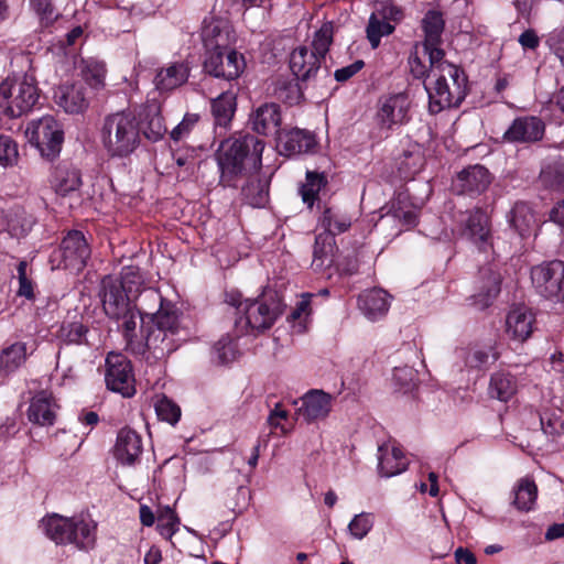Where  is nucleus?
I'll return each instance as SVG.
<instances>
[{"mask_svg":"<svg viewBox=\"0 0 564 564\" xmlns=\"http://www.w3.org/2000/svg\"><path fill=\"white\" fill-rule=\"evenodd\" d=\"M143 341L135 340V330L124 336L127 348L135 355H147V360H162L175 351L184 338L181 337L180 319L176 313H161L153 321L141 325Z\"/></svg>","mask_w":564,"mask_h":564,"instance_id":"f257e3e1","label":"nucleus"},{"mask_svg":"<svg viewBox=\"0 0 564 564\" xmlns=\"http://www.w3.org/2000/svg\"><path fill=\"white\" fill-rule=\"evenodd\" d=\"M227 302L237 308V336L257 335L270 329L285 307L281 295L275 291H267L254 300H242L240 294H230Z\"/></svg>","mask_w":564,"mask_h":564,"instance_id":"f03ea898","label":"nucleus"},{"mask_svg":"<svg viewBox=\"0 0 564 564\" xmlns=\"http://www.w3.org/2000/svg\"><path fill=\"white\" fill-rule=\"evenodd\" d=\"M430 62V73L424 88L429 95V108L437 113L445 108L457 107L467 94V77L464 72L444 58Z\"/></svg>","mask_w":564,"mask_h":564,"instance_id":"7ed1b4c3","label":"nucleus"},{"mask_svg":"<svg viewBox=\"0 0 564 564\" xmlns=\"http://www.w3.org/2000/svg\"><path fill=\"white\" fill-rule=\"evenodd\" d=\"M334 24L324 23L308 44L295 47L290 55V68L299 80L307 82L317 76L333 43Z\"/></svg>","mask_w":564,"mask_h":564,"instance_id":"20e7f679","label":"nucleus"},{"mask_svg":"<svg viewBox=\"0 0 564 564\" xmlns=\"http://www.w3.org/2000/svg\"><path fill=\"white\" fill-rule=\"evenodd\" d=\"M100 138L110 156L126 158L140 143V127L132 113L127 111L113 112L105 117Z\"/></svg>","mask_w":564,"mask_h":564,"instance_id":"39448f33","label":"nucleus"},{"mask_svg":"<svg viewBox=\"0 0 564 564\" xmlns=\"http://www.w3.org/2000/svg\"><path fill=\"white\" fill-rule=\"evenodd\" d=\"M263 149L264 143L251 134L223 142L217 154L220 184L234 186L236 177L245 167V161L258 162Z\"/></svg>","mask_w":564,"mask_h":564,"instance_id":"423d86ee","label":"nucleus"},{"mask_svg":"<svg viewBox=\"0 0 564 564\" xmlns=\"http://www.w3.org/2000/svg\"><path fill=\"white\" fill-rule=\"evenodd\" d=\"M98 296L106 316L121 322L123 336L132 335L137 327L133 295L126 293L117 278L106 275L100 282Z\"/></svg>","mask_w":564,"mask_h":564,"instance_id":"0eeeda50","label":"nucleus"},{"mask_svg":"<svg viewBox=\"0 0 564 564\" xmlns=\"http://www.w3.org/2000/svg\"><path fill=\"white\" fill-rule=\"evenodd\" d=\"M39 100V90L32 78H7L0 84V109L17 118L29 112Z\"/></svg>","mask_w":564,"mask_h":564,"instance_id":"6e6552de","label":"nucleus"},{"mask_svg":"<svg viewBox=\"0 0 564 564\" xmlns=\"http://www.w3.org/2000/svg\"><path fill=\"white\" fill-rule=\"evenodd\" d=\"M531 280L541 296L564 306V262L553 260L533 267Z\"/></svg>","mask_w":564,"mask_h":564,"instance_id":"1a4fd4ad","label":"nucleus"},{"mask_svg":"<svg viewBox=\"0 0 564 564\" xmlns=\"http://www.w3.org/2000/svg\"><path fill=\"white\" fill-rule=\"evenodd\" d=\"M106 366L105 380L108 389L124 398L134 395L135 379L130 360L121 354L110 352Z\"/></svg>","mask_w":564,"mask_h":564,"instance_id":"9d476101","label":"nucleus"},{"mask_svg":"<svg viewBox=\"0 0 564 564\" xmlns=\"http://www.w3.org/2000/svg\"><path fill=\"white\" fill-rule=\"evenodd\" d=\"M460 216L462 236L480 251L491 248L492 235L489 215L482 208L475 207Z\"/></svg>","mask_w":564,"mask_h":564,"instance_id":"9b49d317","label":"nucleus"},{"mask_svg":"<svg viewBox=\"0 0 564 564\" xmlns=\"http://www.w3.org/2000/svg\"><path fill=\"white\" fill-rule=\"evenodd\" d=\"M410 98L404 93L392 94L379 101L376 122L380 130L390 132L410 119Z\"/></svg>","mask_w":564,"mask_h":564,"instance_id":"f8f14e48","label":"nucleus"},{"mask_svg":"<svg viewBox=\"0 0 564 564\" xmlns=\"http://www.w3.org/2000/svg\"><path fill=\"white\" fill-rule=\"evenodd\" d=\"M246 68L242 54L232 48L206 53L204 69L209 75L227 80L238 78Z\"/></svg>","mask_w":564,"mask_h":564,"instance_id":"ddd939ff","label":"nucleus"},{"mask_svg":"<svg viewBox=\"0 0 564 564\" xmlns=\"http://www.w3.org/2000/svg\"><path fill=\"white\" fill-rule=\"evenodd\" d=\"M31 139L35 142L43 156L54 159L63 142V131L52 116H44L32 122Z\"/></svg>","mask_w":564,"mask_h":564,"instance_id":"4468645a","label":"nucleus"},{"mask_svg":"<svg viewBox=\"0 0 564 564\" xmlns=\"http://www.w3.org/2000/svg\"><path fill=\"white\" fill-rule=\"evenodd\" d=\"M417 212L410 202L406 193H399L388 205L387 212L381 216V226H393V235L398 236L416 225Z\"/></svg>","mask_w":564,"mask_h":564,"instance_id":"2eb2a0df","label":"nucleus"},{"mask_svg":"<svg viewBox=\"0 0 564 564\" xmlns=\"http://www.w3.org/2000/svg\"><path fill=\"white\" fill-rule=\"evenodd\" d=\"M202 41L206 53L227 50L235 42V33L230 22L224 18L210 17L203 21Z\"/></svg>","mask_w":564,"mask_h":564,"instance_id":"dca6fc26","label":"nucleus"},{"mask_svg":"<svg viewBox=\"0 0 564 564\" xmlns=\"http://www.w3.org/2000/svg\"><path fill=\"white\" fill-rule=\"evenodd\" d=\"M61 257L66 269L80 271L90 257V248L82 231L73 230L63 239Z\"/></svg>","mask_w":564,"mask_h":564,"instance_id":"f3484780","label":"nucleus"},{"mask_svg":"<svg viewBox=\"0 0 564 564\" xmlns=\"http://www.w3.org/2000/svg\"><path fill=\"white\" fill-rule=\"evenodd\" d=\"M545 132L543 120L535 116L516 118L502 138L510 143H533L542 140Z\"/></svg>","mask_w":564,"mask_h":564,"instance_id":"a211bd4d","label":"nucleus"},{"mask_svg":"<svg viewBox=\"0 0 564 564\" xmlns=\"http://www.w3.org/2000/svg\"><path fill=\"white\" fill-rule=\"evenodd\" d=\"M444 19L441 12L431 10L426 12L422 20L424 31L423 52L429 56V61H438L444 58V51L440 47L442 33L444 31Z\"/></svg>","mask_w":564,"mask_h":564,"instance_id":"6ab92c4d","label":"nucleus"},{"mask_svg":"<svg viewBox=\"0 0 564 564\" xmlns=\"http://www.w3.org/2000/svg\"><path fill=\"white\" fill-rule=\"evenodd\" d=\"M333 397L323 390H311L301 398L295 415L306 423L325 420L332 411Z\"/></svg>","mask_w":564,"mask_h":564,"instance_id":"aec40b11","label":"nucleus"},{"mask_svg":"<svg viewBox=\"0 0 564 564\" xmlns=\"http://www.w3.org/2000/svg\"><path fill=\"white\" fill-rule=\"evenodd\" d=\"M491 183L489 171L479 164L468 166L459 172L453 181V188L458 194H481Z\"/></svg>","mask_w":564,"mask_h":564,"instance_id":"412c9836","label":"nucleus"},{"mask_svg":"<svg viewBox=\"0 0 564 564\" xmlns=\"http://www.w3.org/2000/svg\"><path fill=\"white\" fill-rule=\"evenodd\" d=\"M58 405L51 392L41 391L30 402L28 409L29 421L41 426L53 425L57 415Z\"/></svg>","mask_w":564,"mask_h":564,"instance_id":"4be33fe9","label":"nucleus"},{"mask_svg":"<svg viewBox=\"0 0 564 564\" xmlns=\"http://www.w3.org/2000/svg\"><path fill=\"white\" fill-rule=\"evenodd\" d=\"M252 130L259 134L279 135L281 124L280 107L274 102H268L254 109L249 118Z\"/></svg>","mask_w":564,"mask_h":564,"instance_id":"5701e85b","label":"nucleus"},{"mask_svg":"<svg viewBox=\"0 0 564 564\" xmlns=\"http://www.w3.org/2000/svg\"><path fill=\"white\" fill-rule=\"evenodd\" d=\"M56 104L67 113H82L88 106L86 88L83 84L62 85L55 93Z\"/></svg>","mask_w":564,"mask_h":564,"instance_id":"b1692460","label":"nucleus"},{"mask_svg":"<svg viewBox=\"0 0 564 564\" xmlns=\"http://www.w3.org/2000/svg\"><path fill=\"white\" fill-rule=\"evenodd\" d=\"M535 318L534 314L527 306L512 308L506 318V332L514 340H527L532 332Z\"/></svg>","mask_w":564,"mask_h":564,"instance_id":"393cba45","label":"nucleus"},{"mask_svg":"<svg viewBox=\"0 0 564 564\" xmlns=\"http://www.w3.org/2000/svg\"><path fill=\"white\" fill-rule=\"evenodd\" d=\"M315 144V137L310 131L297 128L290 131H281L278 135V147L281 153L288 156L306 153Z\"/></svg>","mask_w":564,"mask_h":564,"instance_id":"a878e982","label":"nucleus"},{"mask_svg":"<svg viewBox=\"0 0 564 564\" xmlns=\"http://www.w3.org/2000/svg\"><path fill=\"white\" fill-rule=\"evenodd\" d=\"M142 453L141 437L130 429H122L117 436L115 457L122 465L131 466Z\"/></svg>","mask_w":564,"mask_h":564,"instance_id":"bb28decb","label":"nucleus"},{"mask_svg":"<svg viewBox=\"0 0 564 564\" xmlns=\"http://www.w3.org/2000/svg\"><path fill=\"white\" fill-rule=\"evenodd\" d=\"M163 299L160 292L153 288L143 289L138 295H133V305L135 319L139 317L141 322L153 321L161 313H171L163 310Z\"/></svg>","mask_w":564,"mask_h":564,"instance_id":"cd10ccee","label":"nucleus"},{"mask_svg":"<svg viewBox=\"0 0 564 564\" xmlns=\"http://www.w3.org/2000/svg\"><path fill=\"white\" fill-rule=\"evenodd\" d=\"M358 305L368 319L378 321L388 313L390 300L384 290L371 289L359 295Z\"/></svg>","mask_w":564,"mask_h":564,"instance_id":"c85d7f7f","label":"nucleus"},{"mask_svg":"<svg viewBox=\"0 0 564 564\" xmlns=\"http://www.w3.org/2000/svg\"><path fill=\"white\" fill-rule=\"evenodd\" d=\"M189 76V68L184 62L171 63L158 70L154 77L155 88L160 91H171L185 84Z\"/></svg>","mask_w":564,"mask_h":564,"instance_id":"c756f323","label":"nucleus"},{"mask_svg":"<svg viewBox=\"0 0 564 564\" xmlns=\"http://www.w3.org/2000/svg\"><path fill=\"white\" fill-rule=\"evenodd\" d=\"M408 460L402 451L390 444L378 448V470L383 477H392L406 469Z\"/></svg>","mask_w":564,"mask_h":564,"instance_id":"7c9ffc66","label":"nucleus"},{"mask_svg":"<svg viewBox=\"0 0 564 564\" xmlns=\"http://www.w3.org/2000/svg\"><path fill=\"white\" fill-rule=\"evenodd\" d=\"M51 185L55 193L61 196H68L76 193L82 185L80 173L77 169L68 165H58L54 169Z\"/></svg>","mask_w":564,"mask_h":564,"instance_id":"2f4dec72","label":"nucleus"},{"mask_svg":"<svg viewBox=\"0 0 564 564\" xmlns=\"http://www.w3.org/2000/svg\"><path fill=\"white\" fill-rule=\"evenodd\" d=\"M74 518H65L58 514L50 516L42 520L45 534L57 544L69 543L74 534Z\"/></svg>","mask_w":564,"mask_h":564,"instance_id":"473e14b6","label":"nucleus"},{"mask_svg":"<svg viewBox=\"0 0 564 564\" xmlns=\"http://www.w3.org/2000/svg\"><path fill=\"white\" fill-rule=\"evenodd\" d=\"M395 164L403 178H411L419 173L424 165V155L420 144H409L398 156Z\"/></svg>","mask_w":564,"mask_h":564,"instance_id":"72a5a7b5","label":"nucleus"},{"mask_svg":"<svg viewBox=\"0 0 564 564\" xmlns=\"http://www.w3.org/2000/svg\"><path fill=\"white\" fill-rule=\"evenodd\" d=\"M517 379L510 372L501 370L491 375L488 393L492 399L507 402L517 393Z\"/></svg>","mask_w":564,"mask_h":564,"instance_id":"f704fd0d","label":"nucleus"},{"mask_svg":"<svg viewBox=\"0 0 564 564\" xmlns=\"http://www.w3.org/2000/svg\"><path fill=\"white\" fill-rule=\"evenodd\" d=\"M335 238L329 232H321L315 238L312 267L323 270L334 261Z\"/></svg>","mask_w":564,"mask_h":564,"instance_id":"c9c22d12","label":"nucleus"},{"mask_svg":"<svg viewBox=\"0 0 564 564\" xmlns=\"http://www.w3.org/2000/svg\"><path fill=\"white\" fill-rule=\"evenodd\" d=\"M508 221L520 236L530 234L536 225L532 208L524 202H518L513 205L508 215Z\"/></svg>","mask_w":564,"mask_h":564,"instance_id":"e433bc0d","label":"nucleus"},{"mask_svg":"<svg viewBox=\"0 0 564 564\" xmlns=\"http://www.w3.org/2000/svg\"><path fill=\"white\" fill-rule=\"evenodd\" d=\"M513 506L523 512H528L533 509L536 497L538 487L535 482L530 478H521L513 488Z\"/></svg>","mask_w":564,"mask_h":564,"instance_id":"4c0bfd02","label":"nucleus"},{"mask_svg":"<svg viewBox=\"0 0 564 564\" xmlns=\"http://www.w3.org/2000/svg\"><path fill=\"white\" fill-rule=\"evenodd\" d=\"M236 110V95L232 91H225L213 100L212 112L215 123L226 128L231 121Z\"/></svg>","mask_w":564,"mask_h":564,"instance_id":"58836bf2","label":"nucleus"},{"mask_svg":"<svg viewBox=\"0 0 564 564\" xmlns=\"http://www.w3.org/2000/svg\"><path fill=\"white\" fill-rule=\"evenodd\" d=\"M26 360V345L24 343H13L2 349L0 354V370L4 373L14 372Z\"/></svg>","mask_w":564,"mask_h":564,"instance_id":"ea45409f","label":"nucleus"},{"mask_svg":"<svg viewBox=\"0 0 564 564\" xmlns=\"http://www.w3.org/2000/svg\"><path fill=\"white\" fill-rule=\"evenodd\" d=\"M74 534L69 543L83 550L91 549L96 541V524L89 519L74 518Z\"/></svg>","mask_w":564,"mask_h":564,"instance_id":"a19ab883","label":"nucleus"},{"mask_svg":"<svg viewBox=\"0 0 564 564\" xmlns=\"http://www.w3.org/2000/svg\"><path fill=\"white\" fill-rule=\"evenodd\" d=\"M245 202L252 207H263L269 199V185L265 181L250 180L242 188Z\"/></svg>","mask_w":564,"mask_h":564,"instance_id":"79ce46f5","label":"nucleus"},{"mask_svg":"<svg viewBox=\"0 0 564 564\" xmlns=\"http://www.w3.org/2000/svg\"><path fill=\"white\" fill-rule=\"evenodd\" d=\"M319 225L324 229L323 232H329L335 238V235L341 234L350 227L351 220L345 214L326 208L319 219Z\"/></svg>","mask_w":564,"mask_h":564,"instance_id":"37998d69","label":"nucleus"},{"mask_svg":"<svg viewBox=\"0 0 564 564\" xmlns=\"http://www.w3.org/2000/svg\"><path fill=\"white\" fill-rule=\"evenodd\" d=\"M117 279L119 280V283L122 285V289L126 291V293H129L130 295H138L140 292H142L143 289H147L144 286L145 280L143 273L139 267H123L120 272V278Z\"/></svg>","mask_w":564,"mask_h":564,"instance_id":"c03bdc74","label":"nucleus"},{"mask_svg":"<svg viewBox=\"0 0 564 564\" xmlns=\"http://www.w3.org/2000/svg\"><path fill=\"white\" fill-rule=\"evenodd\" d=\"M459 352L462 357H464L466 366L470 368H480L499 358V354L491 347H474L470 349H462Z\"/></svg>","mask_w":564,"mask_h":564,"instance_id":"a18cd8bd","label":"nucleus"},{"mask_svg":"<svg viewBox=\"0 0 564 564\" xmlns=\"http://www.w3.org/2000/svg\"><path fill=\"white\" fill-rule=\"evenodd\" d=\"M158 530L160 534L166 540H172V536L178 531L180 519L175 511L169 507H162L158 511Z\"/></svg>","mask_w":564,"mask_h":564,"instance_id":"49530a36","label":"nucleus"},{"mask_svg":"<svg viewBox=\"0 0 564 564\" xmlns=\"http://www.w3.org/2000/svg\"><path fill=\"white\" fill-rule=\"evenodd\" d=\"M326 185V178L323 174L316 172L306 173V182L301 187V196L308 207H312L319 191Z\"/></svg>","mask_w":564,"mask_h":564,"instance_id":"de8ad7c7","label":"nucleus"},{"mask_svg":"<svg viewBox=\"0 0 564 564\" xmlns=\"http://www.w3.org/2000/svg\"><path fill=\"white\" fill-rule=\"evenodd\" d=\"M394 26L382 19H379L376 13H372L369 18L367 25V39L369 40L371 47L377 48L380 44L382 36L389 35L393 32Z\"/></svg>","mask_w":564,"mask_h":564,"instance_id":"09e8293b","label":"nucleus"},{"mask_svg":"<svg viewBox=\"0 0 564 564\" xmlns=\"http://www.w3.org/2000/svg\"><path fill=\"white\" fill-rule=\"evenodd\" d=\"M87 328L80 322H63L57 332V337L66 344H83Z\"/></svg>","mask_w":564,"mask_h":564,"instance_id":"8fccbe9b","label":"nucleus"},{"mask_svg":"<svg viewBox=\"0 0 564 564\" xmlns=\"http://www.w3.org/2000/svg\"><path fill=\"white\" fill-rule=\"evenodd\" d=\"M155 412L161 421L172 425L176 424L181 417V409L165 395L159 397L154 403Z\"/></svg>","mask_w":564,"mask_h":564,"instance_id":"3c124183","label":"nucleus"},{"mask_svg":"<svg viewBox=\"0 0 564 564\" xmlns=\"http://www.w3.org/2000/svg\"><path fill=\"white\" fill-rule=\"evenodd\" d=\"M30 7L44 26L52 25L59 17L52 0H30Z\"/></svg>","mask_w":564,"mask_h":564,"instance_id":"603ef678","label":"nucleus"},{"mask_svg":"<svg viewBox=\"0 0 564 564\" xmlns=\"http://www.w3.org/2000/svg\"><path fill=\"white\" fill-rule=\"evenodd\" d=\"M541 427L545 435L553 441L564 433V422L562 415L556 412L545 411L540 416Z\"/></svg>","mask_w":564,"mask_h":564,"instance_id":"864d4df0","label":"nucleus"},{"mask_svg":"<svg viewBox=\"0 0 564 564\" xmlns=\"http://www.w3.org/2000/svg\"><path fill=\"white\" fill-rule=\"evenodd\" d=\"M142 132L144 137L152 142L161 140L166 132L162 116L159 112L148 115L142 127Z\"/></svg>","mask_w":564,"mask_h":564,"instance_id":"5fc2aeb1","label":"nucleus"},{"mask_svg":"<svg viewBox=\"0 0 564 564\" xmlns=\"http://www.w3.org/2000/svg\"><path fill=\"white\" fill-rule=\"evenodd\" d=\"M82 73L85 82L93 88L104 87L106 68L102 63L87 62Z\"/></svg>","mask_w":564,"mask_h":564,"instance_id":"6e6d98bb","label":"nucleus"},{"mask_svg":"<svg viewBox=\"0 0 564 564\" xmlns=\"http://www.w3.org/2000/svg\"><path fill=\"white\" fill-rule=\"evenodd\" d=\"M489 274L485 294L480 293L475 296V305L479 308L487 307L500 291V279L498 274L486 271Z\"/></svg>","mask_w":564,"mask_h":564,"instance_id":"4d7b16f0","label":"nucleus"},{"mask_svg":"<svg viewBox=\"0 0 564 564\" xmlns=\"http://www.w3.org/2000/svg\"><path fill=\"white\" fill-rule=\"evenodd\" d=\"M18 145L9 135H0V164L13 165L18 162Z\"/></svg>","mask_w":564,"mask_h":564,"instance_id":"13d9d810","label":"nucleus"},{"mask_svg":"<svg viewBox=\"0 0 564 564\" xmlns=\"http://www.w3.org/2000/svg\"><path fill=\"white\" fill-rule=\"evenodd\" d=\"M372 525L373 521L371 516L362 512L352 518L348 524V530L355 539L361 540L369 533Z\"/></svg>","mask_w":564,"mask_h":564,"instance_id":"bf43d9fd","label":"nucleus"},{"mask_svg":"<svg viewBox=\"0 0 564 564\" xmlns=\"http://www.w3.org/2000/svg\"><path fill=\"white\" fill-rule=\"evenodd\" d=\"M545 44L564 67V25L552 30L545 40Z\"/></svg>","mask_w":564,"mask_h":564,"instance_id":"052dcab7","label":"nucleus"},{"mask_svg":"<svg viewBox=\"0 0 564 564\" xmlns=\"http://www.w3.org/2000/svg\"><path fill=\"white\" fill-rule=\"evenodd\" d=\"M543 183L551 188L564 192V165L549 166L541 173Z\"/></svg>","mask_w":564,"mask_h":564,"instance_id":"680f3d73","label":"nucleus"},{"mask_svg":"<svg viewBox=\"0 0 564 564\" xmlns=\"http://www.w3.org/2000/svg\"><path fill=\"white\" fill-rule=\"evenodd\" d=\"M311 294H303L301 301L289 316V321L296 323L293 327L297 332L304 330V322L310 315Z\"/></svg>","mask_w":564,"mask_h":564,"instance_id":"e2e57ef3","label":"nucleus"},{"mask_svg":"<svg viewBox=\"0 0 564 564\" xmlns=\"http://www.w3.org/2000/svg\"><path fill=\"white\" fill-rule=\"evenodd\" d=\"M392 379L400 390H408L414 386L416 371L409 366L395 367L393 369Z\"/></svg>","mask_w":564,"mask_h":564,"instance_id":"0e129e2a","label":"nucleus"},{"mask_svg":"<svg viewBox=\"0 0 564 564\" xmlns=\"http://www.w3.org/2000/svg\"><path fill=\"white\" fill-rule=\"evenodd\" d=\"M198 116L195 113H187L183 120L171 131V138L174 141H180L189 133L192 128L197 123Z\"/></svg>","mask_w":564,"mask_h":564,"instance_id":"69168bd1","label":"nucleus"},{"mask_svg":"<svg viewBox=\"0 0 564 564\" xmlns=\"http://www.w3.org/2000/svg\"><path fill=\"white\" fill-rule=\"evenodd\" d=\"M215 349L218 354L220 362L227 364L235 358V347L232 339L229 337H223L215 345Z\"/></svg>","mask_w":564,"mask_h":564,"instance_id":"338daca9","label":"nucleus"},{"mask_svg":"<svg viewBox=\"0 0 564 564\" xmlns=\"http://www.w3.org/2000/svg\"><path fill=\"white\" fill-rule=\"evenodd\" d=\"M409 67L411 74L417 78V79H424V82L427 80V75L430 73V68L427 69V66L423 63L421 57L419 56L417 51L414 53H411L409 56Z\"/></svg>","mask_w":564,"mask_h":564,"instance_id":"774afa93","label":"nucleus"}]
</instances>
